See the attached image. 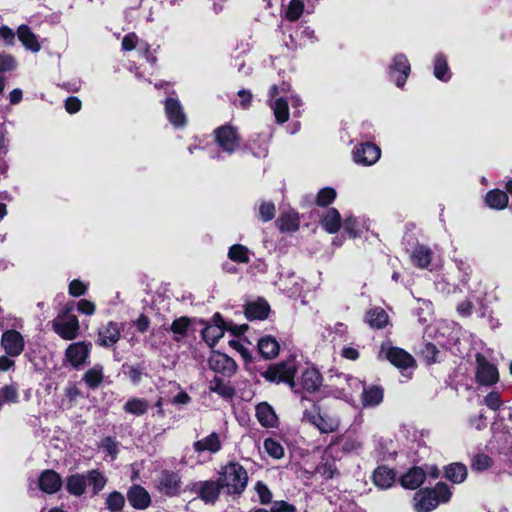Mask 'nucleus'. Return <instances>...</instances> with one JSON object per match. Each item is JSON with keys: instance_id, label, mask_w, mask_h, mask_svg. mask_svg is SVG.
<instances>
[{"instance_id": "nucleus-1", "label": "nucleus", "mask_w": 512, "mask_h": 512, "mask_svg": "<svg viewBox=\"0 0 512 512\" xmlns=\"http://www.w3.org/2000/svg\"><path fill=\"white\" fill-rule=\"evenodd\" d=\"M219 481L228 493L239 495L247 486L248 474L242 465L230 462L222 468Z\"/></svg>"}, {"instance_id": "nucleus-2", "label": "nucleus", "mask_w": 512, "mask_h": 512, "mask_svg": "<svg viewBox=\"0 0 512 512\" xmlns=\"http://www.w3.org/2000/svg\"><path fill=\"white\" fill-rule=\"evenodd\" d=\"M297 372V364L295 359H288L286 361L272 364L268 369L262 373L263 377L273 383H286L291 389L296 387L294 380Z\"/></svg>"}, {"instance_id": "nucleus-3", "label": "nucleus", "mask_w": 512, "mask_h": 512, "mask_svg": "<svg viewBox=\"0 0 512 512\" xmlns=\"http://www.w3.org/2000/svg\"><path fill=\"white\" fill-rule=\"evenodd\" d=\"M53 330L64 340H74L79 335V321L77 317L64 311L53 320Z\"/></svg>"}, {"instance_id": "nucleus-4", "label": "nucleus", "mask_w": 512, "mask_h": 512, "mask_svg": "<svg viewBox=\"0 0 512 512\" xmlns=\"http://www.w3.org/2000/svg\"><path fill=\"white\" fill-rule=\"evenodd\" d=\"M303 420L311 423L321 433L335 432L339 427V418L328 411H308L303 414Z\"/></svg>"}, {"instance_id": "nucleus-5", "label": "nucleus", "mask_w": 512, "mask_h": 512, "mask_svg": "<svg viewBox=\"0 0 512 512\" xmlns=\"http://www.w3.org/2000/svg\"><path fill=\"white\" fill-rule=\"evenodd\" d=\"M289 85L283 84L281 87L273 85L270 88L269 95L271 97L270 107L272 108L275 118L279 123H285L289 118L288 101L280 94L289 91Z\"/></svg>"}, {"instance_id": "nucleus-6", "label": "nucleus", "mask_w": 512, "mask_h": 512, "mask_svg": "<svg viewBox=\"0 0 512 512\" xmlns=\"http://www.w3.org/2000/svg\"><path fill=\"white\" fill-rule=\"evenodd\" d=\"M380 353L383 354L391 364L400 370L415 367L414 358L401 348L382 345Z\"/></svg>"}, {"instance_id": "nucleus-7", "label": "nucleus", "mask_w": 512, "mask_h": 512, "mask_svg": "<svg viewBox=\"0 0 512 512\" xmlns=\"http://www.w3.org/2000/svg\"><path fill=\"white\" fill-rule=\"evenodd\" d=\"M477 370L476 378L477 381L482 385H493L498 381L499 375L497 368L489 363L484 356L478 354L476 356Z\"/></svg>"}, {"instance_id": "nucleus-8", "label": "nucleus", "mask_w": 512, "mask_h": 512, "mask_svg": "<svg viewBox=\"0 0 512 512\" xmlns=\"http://www.w3.org/2000/svg\"><path fill=\"white\" fill-rule=\"evenodd\" d=\"M381 155L380 148L372 143H364L355 148L353 157L354 161L362 165L375 164Z\"/></svg>"}, {"instance_id": "nucleus-9", "label": "nucleus", "mask_w": 512, "mask_h": 512, "mask_svg": "<svg viewBox=\"0 0 512 512\" xmlns=\"http://www.w3.org/2000/svg\"><path fill=\"white\" fill-rule=\"evenodd\" d=\"M410 73V64L403 54L395 56L390 66V77L398 87H402Z\"/></svg>"}, {"instance_id": "nucleus-10", "label": "nucleus", "mask_w": 512, "mask_h": 512, "mask_svg": "<svg viewBox=\"0 0 512 512\" xmlns=\"http://www.w3.org/2000/svg\"><path fill=\"white\" fill-rule=\"evenodd\" d=\"M91 344L80 341L70 344L65 352L67 361L74 367H79L86 362L90 353Z\"/></svg>"}, {"instance_id": "nucleus-11", "label": "nucleus", "mask_w": 512, "mask_h": 512, "mask_svg": "<svg viewBox=\"0 0 512 512\" xmlns=\"http://www.w3.org/2000/svg\"><path fill=\"white\" fill-rule=\"evenodd\" d=\"M1 345L9 356L15 357L24 350V339L18 331L8 330L2 335Z\"/></svg>"}, {"instance_id": "nucleus-12", "label": "nucleus", "mask_w": 512, "mask_h": 512, "mask_svg": "<svg viewBox=\"0 0 512 512\" xmlns=\"http://www.w3.org/2000/svg\"><path fill=\"white\" fill-rule=\"evenodd\" d=\"M216 141L221 149L229 154L234 152L239 141L235 130L230 126H222L215 131Z\"/></svg>"}, {"instance_id": "nucleus-13", "label": "nucleus", "mask_w": 512, "mask_h": 512, "mask_svg": "<svg viewBox=\"0 0 512 512\" xmlns=\"http://www.w3.org/2000/svg\"><path fill=\"white\" fill-rule=\"evenodd\" d=\"M225 323L219 313L213 316V324L206 325L202 331L204 341L213 347L217 341L223 337L225 331Z\"/></svg>"}, {"instance_id": "nucleus-14", "label": "nucleus", "mask_w": 512, "mask_h": 512, "mask_svg": "<svg viewBox=\"0 0 512 512\" xmlns=\"http://www.w3.org/2000/svg\"><path fill=\"white\" fill-rule=\"evenodd\" d=\"M122 327L116 322H109L98 331V345L111 347L116 344L121 336Z\"/></svg>"}, {"instance_id": "nucleus-15", "label": "nucleus", "mask_w": 512, "mask_h": 512, "mask_svg": "<svg viewBox=\"0 0 512 512\" xmlns=\"http://www.w3.org/2000/svg\"><path fill=\"white\" fill-rule=\"evenodd\" d=\"M38 485L41 491L54 494L61 489L62 478L54 470H45L39 476Z\"/></svg>"}, {"instance_id": "nucleus-16", "label": "nucleus", "mask_w": 512, "mask_h": 512, "mask_svg": "<svg viewBox=\"0 0 512 512\" xmlns=\"http://www.w3.org/2000/svg\"><path fill=\"white\" fill-rule=\"evenodd\" d=\"M208 364L212 370L228 375L234 373L237 368V365L232 358L218 352L212 353L209 357Z\"/></svg>"}, {"instance_id": "nucleus-17", "label": "nucleus", "mask_w": 512, "mask_h": 512, "mask_svg": "<svg viewBox=\"0 0 512 512\" xmlns=\"http://www.w3.org/2000/svg\"><path fill=\"white\" fill-rule=\"evenodd\" d=\"M130 505L138 510H144L149 507L151 498L146 489L139 485L132 486L127 493Z\"/></svg>"}, {"instance_id": "nucleus-18", "label": "nucleus", "mask_w": 512, "mask_h": 512, "mask_svg": "<svg viewBox=\"0 0 512 512\" xmlns=\"http://www.w3.org/2000/svg\"><path fill=\"white\" fill-rule=\"evenodd\" d=\"M167 118L175 127H183L186 124V116L178 100L169 98L165 101Z\"/></svg>"}, {"instance_id": "nucleus-19", "label": "nucleus", "mask_w": 512, "mask_h": 512, "mask_svg": "<svg viewBox=\"0 0 512 512\" xmlns=\"http://www.w3.org/2000/svg\"><path fill=\"white\" fill-rule=\"evenodd\" d=\"M438 505L439 501L428 489L420 490L414 496V508L417 512H430Z\"/></svg>"}, {"instance_id": "nucleus-20", "label": "nucleus", "mask_w": 512, "mask_h": 512, "mask_svg": "<svg viewBox=\"0 0 512 512\" xmlns=\"http://www.w3.org/2000/svg\"><path fill=\"white\" fill-rule=\"evenodd\" d=\"M300 383L307 392H314L321 386L322 377L317 369L309 367L302 372Z\"/></svg>"}, {"instance_id": "nucleus-21", "label": "nucleus", "mask_w": 512, "mask_h": 512, "mask_svg": "<svg viewBox=\"0 0 512 512\" xmlns=\"http://www.w3.org/2000/svg\"><path fill=\"white\" fill-rule=\"evenodd\" d=\"M256 417L259 423L264 427H275L278 422V417L268 403L262 402L256 406Z\"/></svg>"}, {"instance_id": "nucleus-22", "label": "nucleus", "mask_w": 512, "mask_h": 512, "mask_svg": "<svg viewBox=\"0 0 512 512\" xmlns=\"http://www.w3.org/2000/svg\"><path fill=\"white\" fill-rule=\"evenodd\" d=\"M426 478V472L421 467H413L401 477V485L407 489H416Z\"/></svg>"}, {"instance_id": "nucleus-23", "label": "nucleus", "mask_w": 512, "mask_h": 512, "mask_svg": "<svg viewBox=\"0 0 512 512\" xmlns=\"http://www.w3.org/2000/svg\"><path fill=\"white\" fill-rule=\"evenodd\" d=\"M221 446L220 437L216 432H212L207 437L198 440L193 444L194 450L199 453L204 451L216 453L221 449Z\"/></svg>"}, {"instance_id": "nucleus-24", "label": "nucleus", "mask_w": 512, "mask_h": 512, "mask_svg": "<svg viewBox=\"0 0 512 512\" xmlns=\"http://www.w3.org/2000/svg\"><path fill=\"white\" fill-rule=\"evenodd\" d=\"M395 473L386 466L378 467L373 473V482L380 489H387L393 485Z\"/></svg>"}, {"instance_id": "nucleus-25", "label": "nucleus", "mask_w": 512, "mask_h": 512, "mask_svg": "<svg viewBox=\"0 0 512 512\" xmlns=\"http://www.w3.org/2000/svg\"><path fill=\"white\" fill-rule=\"evenodd\" d=\"M321 224L323 228L330 234H334L341 228V215L335 208L328 209L322 220Z\"/></svg>"}, {"instance_id": "nucleus-26", "label": "nucleus", "mask_w": 512, "mask_h": 512, "mask_svg": "<svg viewBox=\"0 0 512 512\" xmlns=\"http://www.w3.org/2000/svg\"><path fill=\"white\" fill-rule=\"evenodd\" d=\"M180 478L176 473L164 472L161 476L159 487L166 495H175L179 490Z\"/></svg>"}, {"instance_id": "nucleus-27", "label": "nucleus", "mask_w": 512, "mask_h": 512, "mask_svg": "<svg viewBox=\"0 0 512 512\" xmlns=\"http://www.w3.org/2000/svg\"><path fill=\"white\" fill-rule=\"evenodd\" d=\"M221 488H223V486L221 485L219 480L217 482L216 481L203 482V483H201V486L199 489L200 497L205 502H214L218 498Z\"/></svg>"}, {"instance_id": "nucleus-28", "label": "nucleus", "mask_w": 512, "mask_h": 512, "mask_svg": "<svg viewBox=\"0 0 512 512\" xmlns=\"http://www.w3.org/2000/svg\"><path fill=\"white\" fill-rule=\"evenodd\" d=\"M269 313V305L262 300L249 303L246 306L245 314L246 317L250 320L259 319L263 320L267 318Z\"/></svg>"}, {"instance_id": "nucleus-29", "label": "nucleus", "mask_w": 512, "mask_h": 512, "mask_svg": "<svg viewBox=\"0 0 512 512\" xmlns=\"http://www.w3.org/2000/svg\"><path fill=\"white\" fill-rule=\"evenodd\" d=\"M432 251L424 245L417 246L411 254L413 264L419 268H427L431 263Z\"/></svg>"}, {"instance_id": "nucleus-30", "label": "nucleus", "mask_w": 512, "mask_h": 512, "mask_svg": "<svg viewBox=\"0 0 512 512\" xmlns=\"http://www.w3.org/2000/svg\"><path fill=\"white\" fill-rule=\"evenodd\" d=\"M17 36L27 49L33 52H38L40 50V44L35 34L31 32L28 26L21 25L17 30Z\"/></svg>"}, {"instance_id": "nucleus-31", "label": "nucleus", "mask_w": 512, "mask_h": 512, "mask_svg": "<svg viewBox=\"0 0 512 512\" xmlns=\"http://www.w3.org/2000/svg\"><path fill=\"white\" fill-rule=\"evenodd\" d=\"M361 396L364 407L377 406L383 400V390L377 386H372L368 389L364 387Z\"/></svg>"}, {"instance_id": "nucleus-32", "label": "nucleus", "mask_w": 512, "mask_h": 512, "mask_svg": "<svg viewBox=\"0 0 512 512\" xmlns=\"http://www.w3.org/2000/svg\"><path fill=\"white\" fill-rule=\"evenodd\" d=\"M258 349L261 355L267 359H271L278 355L279 344L275 338L266 336L259 340Z\"/></svg>"}, {"instance_id": "nucleus-33", "label": "nucleus", "mask_w": 512, "mask_h": 512, "mask_svg": "<svg viewBox=\"0 0 512 512\" xmlns=\"http://www.w3.org/2000/svg\"><path fill=\"white\" fill-rule=\"evenodd\" d=\"M445 476L453 483H462L467 478V468L462 463H452L445 468Z\"/></svg>"}, {"instance_id": "nucleus-34", "label": "nucleus", "mask_w": 512, "mask_h": 512, "mask_svg": "<svg viewBox=\"0 0 512 512\" xmlns=\"http://www.w3.org/2000/svg\"><path fill=\"white\" fill-rule=\"evenodd\" d=\"M366 322L373 328H383L388 322L387 313L381 308H375L367 312Z\"/></svg>"}, {"instance_id": "nucleus-35", "label": "nucleus", "mask_w": 512, "mask_h": 512, "mask_svg": "<svg viewBox=\"0 0 512 512\" xmlns=\"http://www.w3.org/2000/svg\"><path fill=\"white\" fill-rule=\"evenodd\" d=\"M277 223L281 231H296L299 228L298 214L294 211L282 213Z\"/></svg>"}, {"instance_id": "nucleus-36", "label": "nucleus", "mask_w": 512, "mask_h": 512, "mask_svg": "<svg viewBox=\"0 0 512 512\" xmlns=\"http://www.w3.org/2000/svg\"><path fill=\"white\" fill-rule=\"evenodd\" d=\"M87 485L86 475H71L67 479V490L70 494L80 496L85 492Z\"/></svg>"}, {"instance_id": "nucleus-37", "label": "nucleus", "mask_w": 512, "mask_h": 512, "mask_svg": "<svg viewBox=\"0 0 512 512\" xmlns=\"http://www.w3.org/2000/svg\"><path fill=\"white\" fill-rule=\"evenodd\" d=\"M485 201L494 209H504L508 203V196L501 190H491L487 193Z\"/></svg>"}, {"instance_id": "nucleus-38", "label": "nucleus", "mask_w": 512, "mask_h": 512, "mask_svg": "<svg viewBox=\"0 0 512 512\" xmlns=\"http://www.w3.org/2000/svg\"><path fill=\"white\" fill-rule=\"evenodd\" d=\"M103 377V367L95 365L84 374L83 380L89 388L95 389L101 384Z\"/></svg>"}, {"instance_id": "nucleus-39", "label": "nucleus", "mask_w": 512, "mask_h": 512, "mask_svg": "<svg viewBox=\"0 0 512 512\" xmlns=\"http://www.w3.org/2000/svg\"><path fill=\"white\" fill-rule=\"evenodd\" d=\"M190 326V319L188 317H180L175 319L170 327L174 335V340L179 341L186 336L187 330Z\"/></svg>"}, {"instance_id": "nucleus-40", "label": "nucleus", "mask_w": 512, "mask_h": 512, "mask_svg": "<svg viewBox=\"0 0 512 512\" xmlns=\"http://www.w3.org/2000/svg\"><path fill=\"white\" fill-rule=\"evenodd\" d=\"M148 402L144 399L133 398L128 400L124 405V410L127 413L140 416L147 412L148 410Z\"/></svg>"}, {"instance_id": "nucleus-41", "label": "nucleus", "mask_w": 512, "mask_h": 512, "mask_svg": "<svg viewBox=\"0 0 512 512\" xmlns=\"http://www.w3.org/2000/svg\"><path fill=\"white\" fill-rule=\"evenodd\" d=\"M228 257L230 260L238 263H248L250 261L248 248L241 244L232 245L229 249Z\"/></svg>"}, {"instance_id": "nucleus-42", "label": "nucleus", "mask_w": 512, "mask_h": 512, "mask_svg": "<svg viewBox=\"0 0 512 512\" xmlns=\"http://www.w3.org/2000/svg\"><path fill=\"white\" fill-rule=\"evenodd\" d=\"M209 389L222 397L229 398L234 394V390L219 377H214L209 383Z\"/></svg>"}, {"instance_id": "nucleus-43", "label": "nucleus", "mask_w": 512, "mask_h": 512, "mask_svg": "<svg viewBox=\"0 0 512 512\" xmlns=\"http://www.w3.org/2000/svg\"><path fill=\"white\" fill-rule=\"evenodd\" d=\"M434 75L441 81L450 78L447 60L443 55H437L434 61Z\"/></svg>"}, {"instance_id": "nucleus-44", "label": "nucleus", "mask_w": 512, "mask_h": 512, "mask_svg": "<svg viewBox=\"0 0 512 512\" xmlns=\"http://www.w3.org/2000/svg\"><path fill=\"white\" fill-rule=\"evenodd\" d=\"M304 288V281L301 278L291 276L287 279L285 291L290 297H296L301 294Z\"/></svg>"}, {"instance_id": "nucleus-45", "label": "nucleus", "mask_w": 512, "mask_h": 512, "mask_svg": "<svg viewBox=\"0 0 512 512\" xmlns=\"http://www.w3.org/2000/svg\"><path fill=\"white\" fill-rule=\"evenodd\" d=\"M265 451L275 459H281L284 456V448L273 438H267L263 443Z\"/></svg>"}, {"instance_id": "nucleus-46", "label": "nucleus", "mask_w": 512, "mask_h": 512, "mask_svg": "<svg viewBox=\"0 0 512 512\" xmlns=\"http://www.w3.org/2000/svg\"><path fill=\"white\" fill-rule=\"evenodd\" d=\"M125 504L124 496L118 492L114 491L108 495L106 498V506L112 512H119L122 510Z\"/></svg>"}, {"instance_id": "nucleus-47", "label": "nucleus", "mask_w": 512, "mask_h": 512, "mask_svg": "<svg viewBox=\"0 0 512 512\" xmlns=\"http://www.w3.org/2000/svg\"><path fill=\"white\" fill-rule=\"evenodd\" d=\"M86 480L87 483L93 486V492L95 494L102 490L106 483L104 476L96 470L89 471L86 475Z\"/></svg>"}, {"instance_id": "nucleus-48", "label": "nucleus", "mask_w": 512, "mask_h": 512, "mask_svg": "<svg viewBox=\"0 0 512 512\" xmlns=\"http://www.w3.org/2000/svg\"><path fill=\"white\" fill-rule=\"evenodd\" d=\"M304 4L301 0H291L286 11V18L290 21H296L303 13Z\"/></svg>"}, {"instance_id": "nucleus-49", "label": "nucleus", "mask_w": 512, "mask_h": 512, "mask_svg": "<svg viewBox=\"0 0 512 512\" xmlns=\"http://www.w3.org/2000/svg\"><path fill=\"white\" fill-rule=\"evenodd\" d=\"M336 198V191L331 187L321 189L316 198V203L319 206H327L331 204Z\"/></svg>"}, {"instance_id": "nucleus-50", "label": "nucleus", "mask_w": 512, "mask_h": 512, "mask_svg": "<svg viewBox=\"0 0 512 512\" xmlns=\"http://www.w3.org/2000/svg\"><path fill=\"white\" fill-rule=\"evenodd\" d=\"M429 491L433 493V496L436 497L439 503H445L449 501L452 495L449 487L445 483H438L434 489Z\"/></svg>"}, {"instance_id": "nucleus-51", "label": "nucleus", "mask_w": 512, "mask_h": 512, "mask_svg": "<svg viewBox=\"0 0 512 512\" xmlns=\"http://www.w3.org/2000/svg\"><path fill=\"white\" fill-rule=\"evenodd\" d=\"M261 504H269L272 501V492L263 482L258 481L254 487Z\"/></svg>"}, {"instance_id": "nucleus-52", "label": "nucleus", "mask_w": 512, "mask_h": 512, "mask_svg": "<svg viewBox=\"0 0 512 512\" xmlns=\"http://www.w3.org/2000/svg\"><path fill=\"white\" fill-rule=\"evenodd\" d=\"M343 227L348 235L352 238H355L360 234L358 220L353 216H346Z\"/></svg>"}, {"instance_id": "nucleus-53", "label": "nucleus", "mask_w": 512, "mask_h": 512, "mask_svg": "<svg viewBox=\"0 0 512 512\" xmlns=\"http://www.w3.org/2000/svg\"><path fill=\"white\" fill-rule=\"evenodd\" d=\"M492 464V460L489 456L484 454L476 455L472 460V468L477 471H484L488 469Z\"/></svg>"}, {"instance_id": "nucleus-54", "label": "nucleus", "mask_w": 512, "mask_h": 512, "mask_svg": "<svg viewBox=\"0 0 512 512\" xmlns=\"http://www.w3.org/2000/svg\"><path fill=\"white\" fill-rule=\"evenodd\" d=\"M259 216L262 221L267 222L275 216V206L271 202H264L259 207Z\"/></svg>"}, {"instance_id": "nucleus-55", "label": "nucleus", "mask_w": 512, "mask_h": 512, "mask_svg": "<svg viewBox=\"0 0 512 512\" xmlns=\"http://www.w3.org/2000/svg\"><path fill=\"white\" fill-rule=\"evenodd\" d=\"M118 442L115 441L111 437H106L101 441L100 447L105 449L107 453L111 456L112 460H114L118 454Z\"/></svg>"}, {"instance_id": "nucleus-56", "label": "nucleus", "mask_w": 512, "mask_h": 512, "mask_svg": "<svg viewBox=\"0 0 512 512\" xmlns=\"http://www.w3.org/2000/svg\"><path fill=\"white\" fill-rule=\"evenodd\" d=\"M484 403L492 410H497L502 404L497 392H490L484 399Z\"/></svg>"}, {"instance_id": "nucleus-57", "label": "nucleus", "mask_w": 512, "mask_h": 512, "mask_svg": "<svg viewBox=\"0 0 512 512\" xmlns=\"http://www.w3.org/2000/svg\"><path fill=\"white\" fill-rule=\"evenodd\" d=\"M346 382L348 385V393L352 395L353 392H362L364 384L358 378L352 376H346Z\"/></svg>"}, {"instance_id": "nucleus-58", "label": "nucleus", "mask_w": 512, "mask_h": 512, "mask_svg": "<svg viewBox=\"0 0 512 512\" xmlns=\"http://www.w3.org/2000/svg\"><path fill=\"white\" fill-rule=\"evenodd\" d=\"M16 67L15 60L10 55H0V72L11 71Z\"/></svg>"}, {"instance_id": "nucleus-59", "label": "nucleus", "mask_w": 512, "mask_h": 512, "mask_svg": "<svg viewBox=\"0 0 512 512\" xmlns=\"http://www.w3.org/2000/svg\"><path fill=\"white\" fill-rule=\"evenodd\" d=\"M86 289V285L79 280H73L69 285V293L75 297L85 294Z\"/></svg>"}, {"instance_id": "nucleus-60", "label": "nucleus", "mask_w": 512, "mask_h": 512, "mask_svg": "<svg viewBox=\"0 0 512 512\" xmlns=\"http://www.w3.org/2000/svg\"><path fill=\"white\" fill-rule=\"evenodd\" d=\"M138 37L135 33H129L124 36L122 40V49L125 51H131L136 47Z\"/></svg>"}, {"instance_id": "nucleus-61", "label": "nucleus", "mask_w": 512, "mask_h": 512, "mask_svg": "<svg viewBox=\"0 0 512 512\" xmlns=\"http://www.w3.org/2000/svg\"><path fill=\"white\" fill-rule=\"evenodd\" d=\"M438 353V350L435 345L428 343L425 345V348L423 350V355L427 361L428 364H432L436 362V355Z\"/></svg>"}, {"instance_id": "nucleus-62", "label": "nucleus", "mask_w": 512, "mask_h": 512, "mask_svg": "<svg viewBox=\"0 0 512 512\" xmlns=\"http://www.w3.org/2000/svg\"><path fill=\"white\" fill-rule=\"evenodd\" d=\"M81 101L77 97H69L65 101V109L68 113H77L81 109Z\"/></svg>"}, {"instance_id": "nucleus-63", "label": "nucleus", "mask_w": 512, "mask_h": 512, "mask_svg": "<svg viewBox=\"0 0 512 512\" xmlns=\"http://www.w3.org/2000/svg\"><path fill=\"white\" fill-rule=\"evenodd\" d=\"M295 506L285 502V501H276L273 503L271 508V512H295Z\"/></svg>"}, {"instance_id": "nucleus-64", "label": "nucleus", "mask_w": 512, "mask_h": 512, "mask_svg": "<svg viewBox=\"0 0 512 512\" xmlns=\"http://www.w3.org/2000/svg\"><path fill=\"white\" fill-rule=\"evenodd\" d=\"M78 311L86 314L92 315L95 312V305L89 300L82 299L78 302Z\"/></svg>"}]
</instances>
